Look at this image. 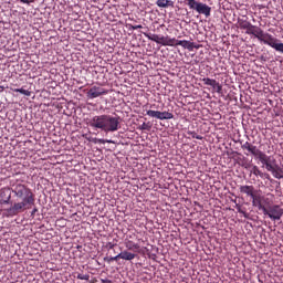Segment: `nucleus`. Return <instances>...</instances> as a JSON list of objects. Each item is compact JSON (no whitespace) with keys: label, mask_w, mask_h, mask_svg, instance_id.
Returning a JSON list of instances; mask_svg holds the SVG:
<instances>
[{"label":"nucleus","mask_w":283,"mask_h":283,"mask_svg":"<svg viewBox=\"0 0 283 283\" xmlns=\"http://www.w3.org/2000/svg\"><path fill=\"white\" fill-rule=\"evenodd\" d=\"M11 191L21 201H14L11 207L3 209L6 218H14V216H19V213H23L34 207V192L28 186L23 184L12 185Z\"/></svg>","instance_id":"obj_1"},{"label":"nucleus","mask_w":283,"mask_h":283,"mask_svg":"<svg viewBox=\"0 0 283 283\" xmlns=\"http://www.w3.org/2000/svg\"><path fill=\"white\" fill-rule=\"evenodd\" d=\"M120 116L115 115H95L88 120V125L96 132H104V134H114L120 129Z\"/></svg>","instance_id":"obj_2"},{"label":"nucleus","mask_w":283,"mask_h":283,"mask_svg":"<svg viewBox=\"0 0 283 283\" xmlns=\"http://www.w3.org/2000/svg\"><path fill=\"white\" fill-rule=\"evenodd\" d=\"M258 41L261 43H264V45H269L275 52H280V54H283V42L282 40L271 35V33L264 32V30L261 29L256 35Z\"/></svg>","instance_id":"obj_3"},{"label":"nucleus","mask_w":283,"mask_h":283,"mask_svg":"<svg viewBox=\"0 0 283 283\" xmlns=\"http://www.w3.org/2000/svg\"><path fill=\"white\" fill-rule=\"evenodd\" d=\"M263 214L269 216L271 220H282L283 209L277 205L269 206Z\"/></svg>","instance_id":"obj_4"},{"label":"nucleus","mask_w":283,"mask_h":283,"mask_svg":"<svg viewBox=\"0 0 283 283\" xmlns=\"http://www.w3.org/2000/svg\"><path fill=\"white\" fill-rule=\"evenodd\" d=\"M3 205H14V201L12 200V188L4 187L0 189V207H3Z\"/></svg>","instance_id":"obj_5"},{"label":"nucleus","mask_w":283,"mask_h":283,"mask_svg":"<svg viewBox=\"0 0 283 283\" xmlns=\"http://www.w3.org/2000/svg\"><path fill=\"white\" fill-rule=\"evenodd\" d=\"M252 207H255L259 211H266V205H269V198L258 195V192L251 197Z\"/></svg>","instance_id":"obj_6"},{"label":"nucleus","mask_w":283,"mask_h":283,"mask_svg":"<svg viewBox=\"0 0 283 283\" xmlns=\"http://www.w3.org/2000/svg\"><path fill=\"white\" fill-rule=\"evenodd\" d=\"M147 116H150V118H158V120H171V118H174V114L165 111V112H160V111H147L146 112Z\"/></svg>","instance_id":"obj_7"},{"label":"nucleus","mask_w":283,"mask_h":283,"mask_svg":"<svg viewBox=\"0 0 283 283\" xmlns=\"http://www.w3.org/2000/svg\"><path fill=\"white\" fill-rule=\"evenodd\" d=\"M105 94H107L105 88L101 86H93L87 91L86 96L87 98H98V96H105Z\"/></svg>","instance_id":"obj_8"},{"label":"nucleus","mask_w":283,"mask_h":283,"mask_svg":"<svg viewBox=\"0 0 283 283\" xmlns=\"http://www.w3.org/2000/svg\"><path fill=\"white\" fill-rule=\"evenodd\" d=\"M202 83L212 87L213 92H217V94H222V86L220 82L210 77H203Z\"/></svg>","instance_id":"obj_9"},{"label":"nucleus","mask_w":283,"mask_h":283,"mask_svg":"<svg viewBox=\"0 0 283 283\" xmlns=\"http://www.w3.org/2000/svg\"><path fill=\"white\" fill-rule=\"evenodd\" d=\"M277 164V160L275 158L269 156L261 165L265 167L266 171H270L273 174L275 171V165Z\"/></svg>","instance_id":"obj_10"},{"label":"nucleus","mask_w":283,"mask_h":283,"mask_svg":"<svg viewBox=\"0 0 283 283\" xmlns=\"http://www.w3.org/2000/svg\"><path fill=\"white\" fill-rule=\"evenodd\" d=\"M146 39L149 41H154L155 43H158L159 45H165L166 36L165 35H158L154 33H144Z\"/></svg>","instance_id":"obj_11"},{"label":"nucleus","mask_w":283,"mask_h":283,"mask_svg":"<svg viewBox=\"0 0 283 283\" xmlns=\"http://www.w3.org/2000/svg\"><path fill=\"white\" fill-rule=\"evenodd\" d=\"M240 193H245V196H249L250 198H253L258 193V190H255V187L253 186H240Z\"/></svg>","instance_id":"obj_12"},{"label":"nucleus","mask_w":283,"mask_h":283,"mask_svg":"<svg viewBox=\"0 0 283 283\" xmlns=\"http://www.w3.org/2000/svg\"><path fill=\"white\" fill-rule=\"evenodd\" d=\"M261 30H262V28H260L258 25H253L250 22L248 28L245 29V34H250L252 36H255V39H258V34L260 33Z\"/></svg>","instance_id":"obj_13"},{"label":"nucleus","mask_w":283,"mask_h":283,"mask_svg":"<svg viewBox=\"0 0 283 283\" xmlns=\"http://www.w3.org/2000/svg\"><path fill=\"white\" fill-rule=\"evenodd\" d=\"M197 13L203 14L206 19H209V17H211V7H209L207 3L201 2V4L199 6V11Z\"/></svg>","instance_id":"obj_14"},{"label":"nucleus","mask_w":283,"mask_h":283,"mask_svg":"<svg viewBox=\"0 0 283 283\" xmlns=\"http://www.w3.org/2000/svg\"><path fill=\"white\" fill-rule=\"evenodd\" d=\"M186 4L189 7L192 12H198L200 10V1L197 0H187Z\"/></svg>","instance_id":"obj_15"},{"label":"nucleus","mask_w":283,"mask_h":283,"mask_svg":"<svg viewBox=\"0 0 283 283\" xmlns=\"http://www.w3.org/2000/svg\"><path fill=\"white\" fill-rule=\"evenodd\" d=\"M250 174H253V176H259L260 178H269V174L262 172L258 166H252Z\"/></svg>","instance_id":"obj_16"},{"label":"nucleus","mask_w":283,"mask_h":283,"mask_svg":"<svg viewBox=\"0 0 283 283\" xmlns=\"http://www.w3.org/2000/svg\"><path fill=\"white\" fill-rule=\"evenodd\" d=\"M241 149L249 151V154L253 155V153L258 149V146H254L253 144L245 142L241 145Z\"/></svg>","instance_id":"obj_17"},{"label":"nucleus","mask_w":283,"mask_h":283,"mask_svg":"<svg viewBox=\"0 0 283 283\" xmlns=\"http://www.w3.org/2000/svg\"><path fill=\"white\" fill-rule=\"evenodd\" d=\"M252 156H254V158L256 160H260L261 164L269 157L268 155H265L262 150H260L258 148L253 151Z\"/></svg>","instance_id":"obj_18"},{"label":"nucleus","mask_w":283,"mask_h":283,"mask_svg":"<svg viewBox=\"0 0 283 283\" xmlns=\"http://www.w3.org/2000/svg\"><path fill=\"white\" fill-rule=\"evenodd\" d=\"M119 258H120V260L132 261L136 258V254L125 250V251L119 252Z\"/></svg>","instance_id":"obj_19"},{"label":"nucleus","mask_w":283,"mask_h":283,"mask_svg":"<svg viewBox=\"0 0 283 283\" xmlns=\"http://www.w3.org/2000/svg\"><path fill=\"white\" fill-rule=\"evenodd\" d=\"M156 6L158 8H174V1H171V0H157Z\"/></svg>","instance_id":"obj_20"},{"label":"nucleus","mask_w":283,"mask_h":283,"mask_svg":"<svg viewBox=\"0 0 283 283\" xmlns=\"http://www.w3.org/2000/svg\"><path fill=\"white\" fill-rule=\"evenodd\" d=\"M126 249H128V251H134L135 253H138L140 250V245L134 243V241H128L126 242Z\"/></svg>","instance_id":"obj_21"},{"label":"nucleus","mask_w":283,"mask_h":283,"mask_svg":"<svg viewBox=\"0 0 283 283\" xmlns=\"http://www.w3.org/2000/svg\"><path fill=\"white\" fill-rule=\"evenodd\" d=\"M181 48H184L185 50H189V52H191L193 49L198 50L199 46L191 41L184 40V44Z\"/></svg>","instance_id":"obj_22"},{"label":"nucleus","mask_w":283,"mask_h":283,"mask_svg":"<svg viewBox=\"0 0 283 283\" xmlns=\"http://www.w3.org/2000/svg\"><path fill=\"white\" fill-rule=\"evenodd\" d=\"M251 22L247 21V20H243V19H239L238 20V28H240V30H245L247 28H249L248 25L250 24Z\"/></svg>","instance_id":"obj_23"},{"label":"nucleus","mask_w":283,"mask_h":283,"mask_svg":"<svg viewBox=\"0 0 283 283\" xmlns=\"http://www.w3.org/2000/svg\"><path fill=\"white\" fill-rule=\"evenodd\" d=\"M176 41L177 39L176 38H169V36H166V40H165V43L164 45L167 46H176Z\"/></svg>","instance_id":"obj_24"},{"label":"nucleus","mask_w":283,"mask_h":283,"mask_svg":"<svg viewBox=\"0 0 283 283\" xmlns=\"http://www.w3.org/2000/svg\"><path fill=\"white\" fill-rule=\"evenodd\" d=\"M118 260H120V253H118L115 256H105L104 258V261L108 262V264L112 263V262H118Z\"/></svg>","instance_id":"obj_25"},{"label":"nucleus","mask_w":283,"mask_h":283,"mask_svg":"<svg viewBox=\"0 0 283 283\" xmlns=\"http://www.w3.org/2000/svg\"><path fill=\"white\" fill-rule=\"evenodd\" d=\"M76 277H77V280H84L85 282H90V274L88 273H77V275H76Z\"/></svg>","instance_id":"obj_26"},{"label":"nucleus","mask_w":283,"mask_h":283,"mask_svg":"<svg viewBox=\"0 0 283 283\" xmlns=\"http://www.w3.org/2000/svg\"><path fill=\"white\" fill-rule=\"evenodd\" d=\"M139 129H142V132H151V124L143 123Z\"/></svg>","instance_id":"obj_27"},{"label":"nucleus","mask_w":283,"mask_h":283,"mask_svg":"<svg viewBox=\"0 0 283 283\" xmlns=\"http://www.w3.org/2000/svg\"><path fill=\"white\" fill-rule=\"evenodd\" d=\"M188 136H191V138H196L197 140H202V136L198 135V133H196V130H189L188 132Z\"/></svg>","instance_id":"obj_28"},{"label":"nucleus","mask_w":283,"mask_h":283,"mask_svg":"<svg viewBox=\"0 0 283 283\" xmlns=\"http://www.w3.org/2000/svg\"><path fill=\"white\" fill-rule=\"evenodd\" d=\"M91 142L94 143L95 145H96V144L105 145V143H112V140L98 139V138H93Z\"/></svg>","instance_id":"obj_29"},{"label":"nucleus","mask_w":283,"mask_h":283,"mask_svg":"<svg viewBox=\"0 0 283 283\" xmlns=\"http://www.w3.org/2000/svg\"><path fill=\"white\" fill-rule=\"evenodd\" d=\"M19 94H23V96H31L32 92L25 90V88H18L15 90Z\"/></svg>","instance_id":"obj_30"},{"label":"nucleus","mask_w":283,"mask_h":283,"mask_svg":"<svg viewBox=\"0 0 283 283\" xmlns=\"http://www.w3.org/2000/svg\"><path fill=\"white\" fill-rule=\"evenodd\" d=\"M244 160H247V157L242 158V163L240 164L241 167H244V169H250L252 167V165L249 163H244Z\"/></svg>","instance_id":"obj_31"},{"label":"nucleus","mask_w":283,"mask_h":283,"mask_svg":"<svg viewBox=\"0 0 283 283\" xmlns=\"http://www.w3.org/2000/svg\"><path fill=\"white\" fill-rule=\"evenodd\" d=\"M272 176H273L274 178H276L277 180H282V178H283L282 172H277V171H275V170L272 172Z\"/></svg>","instance_id":"obj_32"},{"label":"nucleus","mask_w":283,"mask_h":283,"mask_svg":"<svg viewBox=\"0 0 283 283\" xmlns=\"http://www.w3.org/2000/svg\"><path fill=\"white\" fill-rule=\"evenodd\" d=\"M106 247H107L108 251H114V249H116L118 247V244H114L112 242H108L106 244Z\"/></svg>","instance_id":"obj_33"},{"label":"nucleus","mask_w":283,"mask_h":283,"mask_svg":"<svg viewBox=\"0 0 283 283\" xmlns=\"http://www.w3.org/2000/svg\"><path fill=\"white\" fill-rule=\"evenodd\" d=\"M274 171L283 174V168L280 167V165L276 164V165H274Z\"/></svg>","instance_id":"obj_34"},{"label":"nucleus","mask_w":283,"mask_h":283,"mask_svg":"<svg viewBox=\"0 0 283 283\" xmlns=\"http://www.w3.org/2000/svg\"><path fill=\"white\" fill-rule=\"evenodd\" d=\"M36 213H39V208H33V210L31 211V218H34Z\"/></svg>","instance_id":"obj_35"},{"label":"nucleus","mask_w":283,"mask_h":283,"mask_svg":"<svg viewBox=\"0 0 283 283\" xmlns=\"http://www.w3.org/2000/svg\"><path fill=\"white\" fill-rule=\"evenodd\" d=\"M182 44H184V40H176L175 45H180L182 48Z\"/></svg>","instance_id":"obj_36"},{"label":"nucleus","mask_w":283,"mask_h":283,"mask_svg":"<svg viewBox=\"0 0 283 283\" xmlns=\"http://www.w3.org/2000/svg\"><path fill=\"white\" fill-rule=\"evenodd\" d=\"M21 3H27L28 6H30V0H20Z\"/></svg>","instance_id":"obj_37"},{"label":"nucleus","mask_w":283,"mask_h":283,"mask_svg":"<svg viewBox=\"0 0 283 283\" xmlns=\"http://www.w3.org/2000/svg\"><path fill=\"white\" fill-rule=\"evenodd\" d=\"M140 28H143V25L139 24V25L134 27V30H138Z\"/></svg>","instance_id":"obj_38"},{"label":"nucleus","mask_w":283,"mask_h":283,"mask_svg":"<svg viewBox=\"0 0 283 283\" xmlns=\"http://www.w3.org/2000/svg\"><path fill=\"white\" fill-rule=\"evenodd\" d=\"M103 283H112L109 280H104Z\"/></svg>","instance_id":"obj_39"},{"label":"nucleus","mask_w":283,"mask_h":283,"mask_svg":"<svg viewBox=\"0 0 283 283\" xmlns=\"http://www.w3.org/2000/svg\"><path fill=\"white\" fill-rule=\"evenodd\" d=\"M244 218H249V213L244 212L243 213Z\"/></svg>","instance_id":"obj_40"},{"label":"nucleus","mask_w":283,"mask_h":283,"mask_svg":"<svg viewBox=\"0 0 283 283\" xmlns=\"http://www.w3.org/2000/svg\"><path fill=\"white\" fill-rule=\"evenodd\" d=\"M237 156H241V154L239 151H235Z\"/></svg>","instance_id":"obj_41"},{"label":"nucleus","mask_w":283,"mask_h":283,"mask_svg":"<svg viewBox=\"0 0 283 283\" xmlns=\"http://www.w3.org/2000/svg\"><path fill=\"white\" fill-rule=\"evenodd\" d=\"M3 105V102L0 101V107Z\"/></svg>","instance_id":"obj_42"},{"label":"nucleus","mask_w":283,"mask_h":283,"mask_svg":"<svg viewBox=\"0 0 283 283\" xmlns=\"http://www.w3.org/2000/svg\"><path fill=\"white\" fill-rule=\"evenodd\" d=\"M245 156H249V153H245Z\"/></svg>","instance_id":"obj_43"}]
</instances>
